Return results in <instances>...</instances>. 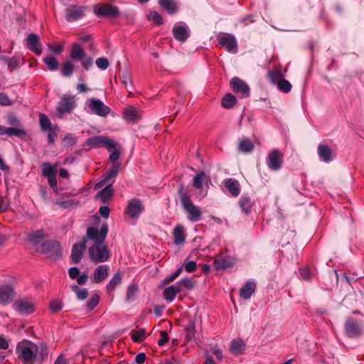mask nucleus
Returning <instances> with one entry per match:
<instances>
[{
	"instance_id": "nucleus-1",
	"label": "nucleus",
	"mask_w": 364,
	"mask_h": 364,
	"mask_svg": "<svg viewBox=\"0 0 364 364\" xmlns=\"http://www.w3.org/2000/svg\"><path fill=\"white\" fill-rule=\"evenodd\" d=\"M37 351V346L26 340L18 343L16 346V353L23 364H33L35 353Z\"/></svg>"
},
{
	"instance_id": "nucleus-2",
	"label": "nucleus",
	"mask_w": 364,
	"mask_h": 364,
	"mask_svg": "<svg viewBox=\"0 0 364 364\" xmlns=\"http://www.w3.org/2000/svg\"><path fill=\"white\" fill-rule=\"evenodd\" d=\"M180 201L190 221L197 222L200 220L202 215L200 209L192 203L186 193L180 192Z\"/></svg>"
},
{
	"instance_id": "nucleus-3",
	"label": "nucleus",
	"mask_w": 364,
	"mask_h": 364,
	"mask_svg": "<svg viewBox=\"0 0 364 364\" xmlns=\"http://www.w3.org/2000/svg\"><path fill=\"white\" fill-rule=\"evenodd\" d=\"M107 233L108 225L104 223L101 225L100 230L97 228L89 227L87 229L86 235L84 237L87 239V242H90V245H100L105 244Z\"/></svg>"
},
{
	"instance_id": "nucleus-4",
	"label": "nucleus",
	"mask_w": 364,
	"mask_h": 364,
	"mask_svg": "<svg viewBox=\"0 0 364 364\" xmlns=\"http://www.w3.org/2000/svg\"><path fill=\"white\" fill-rule=\"evenodd\" d=\"M77 107V100L75 95H64L59 99L56 107V115L63 118L65 114L71 113Z\"/></svg>"
},
{
	"instance_id": "nucleus-5",
	"label": "nucleus",
	"mask_w": 364,
	"mask_h": 364,
	"mask_svg": "<svg viewBox=\"0 0 364 364\" xmlns=\"http://www.w3.org/2000/svg\"><path fill=\"white\" fill-rule=\"evenodd\" d=\"M85 106V109L87 112L102 117H107L111 112V109L108 106L105 105L100 100L94 97L89 98Z\"/></svg>"
},
{
	"instance_id": "nucleus-6",
	"label": "nucleus",
	"mask_w": 364,
	"mask_h": 364,
	"mask_svg": "<svg viewBox=\"0 0 364 364\" xmlns=\"http://www.w3.org/2000/svg\"><path fill=\"white\" fill-rule=\"evenodd\" d=\"M70 57L74 60L81 61L82 66L85 70H88L93 63L92 58L87 56L83 48L77 43L73 44L70 49Z\"/></svg>"
},
{
	"instance_id": "nucleus-7",
	"label": "nucleus",
	"mask_w": 364,
	"mask_h": 364,
	"mask_svg": "<svg viewBox=\"0 0 364 364\" xmlns=\"http://www.w3.org/2000/svg\"><path fill=\"white\" fill-rule=\"evenodd\" d=\"M88 253L91 261L95 264L104 262L109 257V251L105 244L90 245L88 249Z\"/></svg>"
},
{
	"instance_id": "nucleus-8",
	"label": "nucleus",
	"mask_w": 364,
	"mask_h": 364,
	"mask_svg": "<svg viewBox=\"0 0 364 364\" xmlns=\"http://www.w3.org/2000/svg\"><path fill=\"white\" fill-rule=\"evenodd\" d=\"M86 144L94 148L105 147L108 151H111L112 148L117 146V142L107 136L100 135L90 137L87 139Z\"/></svg>"
},
{
	"instance_id": "nucleus-9",
	"label": "nucleus",
	"mask_w": 364,
	"mask_h": 364,
	"mask_svg": "<svg viewBox=\"0 0 364 364\" xmlns=\"http://www.w3.org/2000/svg\"><path fill=\"white\" fill-rule=\"evenodd\" d=\"M219 44L228 52L237 53L238 44L235 37L230 33H221L218 36Z\"/></svg>"
},
{
	"instance_id": "nucleus-10",
	"label": "nucleus",
	"mask_w": 364,
	"mask_h": 364,
	"mask_svg": "<svg viewBox=\"0 0 364 364\" xmlns=\"http://www.w3.org/2000/svg\"><path fill=\"white\" fill-rule=\"evenodd\" d=\"M94 13L98 16L116 18L119 15L117 7L109 4H97L94 6Z\"/></svg>"
},
{
	"instance_id": "nucleus-11",
	"label": "nucleus",
	"mask_w": 364,
	"mask_h": 364,
	"mask_svg": "<svg viewBox=\"0 0 364 364\" xmlns=\"http://www.w3.org/2000/svg\"><path fill=\"white\" fill-rule=\"evenodd\" d=\"M41 247L42 252L53 259H56L60 257V245L57 241H46L42 243Z\"/></svg>"
},
{
	"instance_id": "nucleus-12",
	"label": "nucleus",
	"mask_w": 364,
	"mask_h": 364,
	"mask_svg": "<svg viewBox=\"0 0 364 364\" xmlns=\"http://www.w3.org/2000/svg\"><path fill=\"white\" fill-rule=\"evenodd\" d=\"M283 164V155L277 149L271 151L267 157L268 168L272 171H277L281 168Z\"/></svg>"
},
{
	"instance_id": "nucleus-13",
	"label": "nucleus",
	"mask_w": 364,
	"mask_h": 364,
	"mask_svg": "<svg viewBox=\"0 0 364 364\" xmlns=\"http://www.w3.org/2000/svg\"><path fill=\"white\" fill-rule=\"evenodd\" d=\"M346 335L350 338H355L363 334L364 330L360 323L353 318H348L345 323Z\"/></svg>"
},
{
	"instance_id": "nucleus-14",
	"label": "nucleus",
	"mask_w": 364,
	"mask_h": 364,
	"mask_svg": "<svg viewBox=\"0 0 364 364\" xmlns=\"http://www.w3.org/2000/svg\"><path fill=\"white\" fill-rule=\"evenodd\" d=\"M86 10L87 8L84 6H70L66 10L65 19L68 22L77 21L85 16Z\"/></svg>"
},
{
	"instance_id": "nucleus-15",
	"label": "nucleus",
	"mask_w": 364,
	"mask_h": 364,
	"mask_svg": "<svg viewBox=\"0 0 364 364\" xmlns=\"http://www.w3.org/2000/svg\"><path fill=\"white\" fill-rule=\"evenodd\" d=\"M230 85L235 93L242 94L244 97L249 96V86L239 77H232L230 82Z\"/></svg>"
},
{
	"instance_id": "nucleus-16",
	"label": "nucleus",
	"mask_w": 364,
	"mask_h": 364,
	"mask_svg": "<svg viewBox=\"0 0 364 364\" xmlns=\"http://www.w3.org/2000/svg\"><path fill=\"white\" fill-rule=\"evenodd\" d=\"M86 243L87 239L83 237L80 242L73 245L70 255L73 263L78 264L80 262L86 249Z\"/></svg>"
},
{
	"instance_id": "nucleus-17",
	"label": "nucleus",
	"mask_w": 364,
	"mask_h": 364,
	"mask_svg": "<svg viewBox=\"0 0 364 364\" xmlns=\"http://www.w3.org/2000/svg\"><path fill=\"white\" fill-rule=\"evenodd\" d=\"M173 37L179 42H185L190 36V30L186 25L176 23L172 29Z\"/></svg>"
},
{
	"instance_id": "nucleus-18",
	"label": "nucleus",
	"mask_w": 364,
	"mask_h": 364,
	"mask_svg": "<svg viewBox=\"0 0 364 364\" xmlns=\"http://www.w3.org/2000/svg\"><path fill=\"white\" fill-rule=\"evenodd\" d=\"M143 209L141 201L139 199L134 198L129 201L126 213L130 218H135L139 217Z\"/></svg>"
},
{
	"instance_id": "nucleus-19",
	"label": "nucleus",
	"mask_w": 364,
	"mask_h": 364,
	"mask_svg": "<svg viewBox=\"0 0 364 364\" xmlns=\"http://www.w3.org/2000/svg\"><path fill=\"white\" fill-rule=\"evenodd\" d=\"M13 308L22 315H28L34 311L33 304L26 300H17L14 304Z\"/></svg>"
},
{
	"instance_id": "nucleus-20",
	"label": "nucleus",
	"mask_w": 364,
	"mask_h": 364,
	"mask_svg": "<svg viewBox=\"0 0 364 364\" xmlns=\"http://www.w3.org/2000/svg\"><path fill=\"white\" fill-rule=\"evenodd\" d=\"M14 294V291L11 286L0 287V304L3 305L9 304L12 301Z\"/></svg>"
},
{
	"instance_id": "nucleus-21",
	"label": "nucleus",
	"mask_w": 364,
	"mask_h": 364,
	"mask_svg": "<svg viewBox=\"0 0 364 364\" xmlns=\"http://www.w3.org/2000/svg\"><path fill=\"white\" fill-rule=\"evenodd\" d=\"M233 264L234 260L232 257L223 255H218L213 261V267L215 269H224L232 267Z\"/></svg>"
},
{
	"instance_id": "nucleus-22",
	"label": "nucleus",
	"mask_w": 364,
	"mask_h": 364,
	"mask_svg": "<svg viewBox=\"0 0 364 364\" xmlns=\"http://www.w3.org/2000/svg\"><path fill=\"white\" fill-rule=\"evenodd\" d=\"M26 42L28 48L31 51L34 52L37 55H40L41 53V44L40 43L39 37L37 35L34 33L29 34L27 37Z\"/></svg>"
},
{
	"instance_id": "nucleus-23",
	"label": "nucleus",
	"mask_w": 364,
	"mask_h": 364,
	"mask_svg": "<svg viewBox=\"0 0 364 364\" xmlns=\"http://www.w3.org/2000/svg\"><path fill=\"white\" fill-rule=\"evenodd\" d=\"M120 165V163L112 164L109 171L107 172V173L105 175V179L98 182L96 185V187L101 188L106 183H110V181H112L117 176L119 171Z\"/></svg>"
},
{
	"instance_id": "nucleus-24",
	"label": "nucleus",
	"mask_w": 364,
	"mask_h": 364,
	"mask_svg": "<svg viewBox=\"0 0 364 364\" xmlns=\"http://www.w3.org/2000/svg\"><path fill=\"white\" fill-rule=\"evenodd\" d=\"M318 155L319 159L326 163H329L333 159L332 150L325 144H321L318 146Z\"/></svg>"
},
{
	"instance_id": "nucleus-25",
	"label": "nucleus",
	"mask_w": 364,
	"mask_h": 364,
	"mask_svg": "<svg viewBox=\"0 0 364 364\" xmlns=\"http://www.w3.org/2000/svg\"><path fill=\"white\" fill-rule=\"evenodd\" d=\"M224 186L233 197H237L240 193L239 182L233 178H228L224 181Z\"/></svg>"
},
{
	"instance_id": "nucleus-26",
	"label": "nucleus",
	"mask_w": 364,
	"mask_h": 364,
	"mask_svg": "<svg viewBox=\"0 0 364 364\" xmlns=\"http://www.w3.org/2000/svg\"><path fill=\"white\" fill-rule=\"evenodd\" d=\"M93 277L95 283H101L108 277V267L105 264L98 266L94 271Z\"/></svg>"
},
{
	"instance_id": "nucleus-27",
	"label": "nucleus",
	"mask_w": 364,
	"mask_h": 364,
	"mask_svg": "<svg viewBox=\"0 0 364 364\" xmlns=\"http://www.w3.org/2000/svg\"><path fill=\"white\" fill-rule=\"evenodd\" d=\"M46 237V234L43 229L35 230L28 235V240L33 245H38L42 242Z\"/></svg>"
},
{
	"instance_id": "nucleus-28",
	"label": "nucleus",
	"mask_w": 364,
	"mask_h": 364,
	"mask_svg": "<svg viewBox=\"0 0 364 364\" xmlns=\"http://www.w3.org/2000/svg\"><path fill=\"white\" fill-rule=\"evenodd\" d=\"M180 292H181V289L175 284L166 287L164 290L163 295L166 301L171 302L175 299L176 294Z\"/></svg>"
},
{
	"instance_id": "nucleus-29",
	"label": "nucleus",
	"mask_w": 364,
	"mask_h": 364,
	"mask_svg": "<svg viewBox=\"0 0 364 364\" xmlns=\"http://www.w3.org/2000/svg\"><path fill=\"white\" fill-rule=\"evenodd\" d=\"M256 284L252 282H247L240 290V296L244 299H248L255 292Z\"/></svg>"
},
{
	"instance_id": "nucleus-30",
	"label": "nucleus",
	"mask_w": 364,
	"mask_h": 364,
	"mask_svg": "<svg viewBox=\"0 0 364 364\" xmlns=\"http://www.w3.org/2000/svg\"><path fill=\"white\" fill-rule=\"evenodd\" d=\"M114 189L112 188V182H111L110 183H107L102 190L97 193L96 198L100 199L101 201L105 203L111 198Z\"/></svg>"
},
{
	"instance_id": "nucleus-31",
	"label": "nucleus",
	"mask_w": 364,
	"mask_h": 364,
	"mask_svg": "<svg viewBox=\"0 0 364 364\" xmlns=\"http://www.w3.org/2000/svg\"><path fill=\"white\" fill-rule=\"evenodd\" d=\"M159 4L169 14H174L178 11L177 4L174 0H159Z\"/></svg>"
},
{
	"instance_id": "nucleus-32",
	"label": "nucleus",
	"mask_w": 364,
	"mask_h": 364,
	"mask_svg": "<svg viewBox=\"0 0 364 364\" xmlns=\"http://www.w3.org/2000/svg\"><path fill=\"white\" fill-rule=\"evenodd\" d=\"M173 235L174 238V243L176 245L183 243L186 239L183 227L181 225H176L173 231Z\"/></svg>"
},
{
	"instance_id": "nucleus-33",
	"label": "nucleus",
	"mask_w": 364,
	"mask_h": 364,
	"mask_svg": "<svg viewBox=\"0 0 364 364\" xmlns=\"http://www.w3.org/2000/svg\"><path fill=\"white\" fill-rule=\"evenodd\" d=\"M255 148L253 143L247 138H242L239 141L238 149L240 151L247 154L251 152Z\"/></svg>"
},
{
	"instance_id": "nucleus-34",
	"label": "nucleus",
	"mask_w": 364,
	"mask_h": 364,
	"mask_svg": "<svg viewBox=\"0 0 364 364\" xmlns=\"http://www.w3.org/2000/svg\"><path fill=\"white\" fill-rule=\"evenodd\" d=\"M245 348V344L241 340H234L231 342L230 346V352L235 355H237L241 354Z\"/></svg>"
},
{
	"instance_id": "nucleus-35",
	"label": "nucleus",
	"mask_w": 364,
	"mask_h": 364,
	"mask_svg": "<svg viewBox=\"0 0 364 364\" xmlns=\"http://www.w3.org/2000/svg\"><path fill=\"white\" fill-rule=\"evenodd\" d=\"M42 174L45 177H48L50 176L56 175L58 170V165L53 164L51 165L50 163H43L42 164Z\"/></svg>"
},
{
	"instance_id": "nucleus-36",
	"label": "nucleus",
	"mask_w": 364,
	"mask_h": 364,
	"mask_svg": "<svg viewBox=\"0 0 364 364\" xmlns=\"http://www.w3.org/2000/svg\"><path fill=\"white\" fill-rule=\"evenodd\" d=\"M123 118L127 122H135L138 120L139 117L135 108L129 107L124 112Z\"/></svg>"
},
{
	"instance_id": "nucleus-37",
	"label": "nucleus",
	"mask_w": 364,
	"mask_h": 364,
	"mask_svg": "<svg viewBox=\"0 0 364 364\" xmlns=\"http://www.w3.org/2000/svg\"><path fill=\"white\" fill-rule=\"evenodd\" d=\"M239 205L242 210L248 214L251 211L252 202L250 198L246 196H242L239 200Z\"/></svg>"
},
{
	"instance_id": "nucleus-38",
	"label": "nucleus",
	"mask_w": 364,
	"mask_h": 364,
	"mask_svg": "<svg viewBox=\"0 0 364 364\" xmlns=\"http://www.w3.org/2000/svg\"><path fill=\"white\" fill-rule=\"evenodd\" d=\"M208 179V178L204 171H200L194 176L193 185L196 188L201 189L203 186V183Z\"/></svg>"
},
{
	"instance_id": "nucleus-39",
	"label": "nucleus",
	"mask_w": 364,
	"mask_h": 364,
	"mask_svg": "<svg viewBox=\"0 0 364 364\" xmlns=\"http://www.w3.org/2000/svg\"><path fill=\"white\" fill-rule=\"evenodd\" d=\"M237 99L232 94L225 95L221 101L222 107L225 109L232 108L236 103Z\"/></svg>"
},
{
	"instance_id": "nucleus-40",
	"label": "nucleus",
	"mask_w": 364,
	"mask_h": 364,
	"mask_svg": "<svg viewBox=\"0 0 364 364\" xmlns=\"http://www.w3.org/2000/svg\"><path fill=\"white\" fill-rule=\"evenodd\" d=\"M74 71V65L72 62L67 60L64 62L61 67V74L63 77H70Z\"/></svg>"
},
{
	"instance_id": "nucleus-41",
	"label": "nucleus",
	"mask_w": 364,
	"mask_h": 364,
	"mask_svg": "<svg viewBox=\"0 0 364 364\" xmlns=\"http://www.w3.org/2000/svg\"><path fill=\"white\" fill-rule=\"evenodd\" d=\"M39 124L41 129L43 132H46L48 129H53L50 120L45 114H39Z\"/></svg>"
},
{
	"instance_id": "nucleus-42",
	"label": "nucleus",
	"mask_w": 364,
	"mask_h": 364,
	"mask_svg": "<svg viewBox=\"0 0 364 364\" xmlns=\"http://www.w3.org/2000/svg\"><path fill=\"white\" fill-rule=\"evenodd\" d=\"M268 77L273 84H277L279 80L283 79V74L279 69L270 70L268 73Z\"/></svg>"
},
{
	"instance_id": "nucleus-43",
	"label": "nucleus",
	"mask_w": 364,
	"mask_h": 364,
	"mask_svg": "<svg viewBox=\"0 0 364 364\" xmlns=\"http://www.w3.org/2000/svg\"><path fill=\"white\" fill-rule=\"evenodd\" d=\"M122 276L120 273H116L114 277L110 279L109 283L107 284L106 289L108 291H112L114 289L117 285L121 283Z\"/></svg>"
},
{
	"instance_id": "nucleus-44",
	"label": "nucleus",
	"mask_w": 364,
	"mask_h": 364,
	"mask_svg": "<svg viewBox=\"0 0 364 364\" xmlns=\"http://www.w3.org/2000/svg\"><path fill=\"white\" fill-rule=\"evenodd\" d=\"M7 135L23 137L26 135V132L21 127H8Z\"/></svg>"
},
{
	"instance_id": "nucleus-45",
	"label": "nucleus",
	"mask_w": 364,
	"mask_h": 364,
	"mask_svg": "<svg viewBox=\"0 0 364 364\" xmlns=\"http://www.w3.org/2000/svg\"><path fill=\"white\" fill-rule=\"evenodd\" d=\"M44 63L47 65L48 70L51 71L57 70L59 65L57 59L53 56H48L45 58Z\"/></svg>"
},
{
	"instance_id": "nucleus-46",
	"label": "nucleus",
	"mask_w": 364,
	"mask_h": 364,
	"mask_svg": "<svg viewBox=\"0 0 364 364\" xmlns=\"http://www.w3.org/2000/svg\"><path fill=\"white\" fill-rule=\"evenodd\" d=\"M4 60L6 62L8 68L10 71L17 69L19 66L18 59L15 56H13L12 58L4 57Z\"/></svg>"
},
{
	"instance_id": "nucleus-47",
	"label": "nucleus",
	"mask_w": 364,
	"mask_h": 364,
	"mask_svg": "<svg viewBox=\"0 0 364 364\" xmlns=\"http://www.w3.org/2000/svg\"><path fill=\"white\" fill-rule=\"evenodd\" d=\"M121 146L119 143H117V146L116 147L112 148L110 151L109 160L112 162V164H117V161L119 159L121 152Z\"/></svg>"
},
{
	"instance_id": "nucleus-48",
	"label": "nucleus",
	"mask_w": 364,
	"mask_h": 364,
	"mask_svg": "<svg viewBox=\"0 0 364 364\" xmlns=\"http://www.w3.org/2000/svg\"><path fill=\"white\" fill-rule=\"evenodd\" d=\"M72 290L76 294L77 297L80 300H84L87 296V289H80L77 285L72 286Z\"/></svg>"
},
{
	"instance_id": "nucleus-49",
	"label": "nucleus",
	"mask_w": 364,
	"mask_h": 364,
	"mask_svg": "<svg viewBox=\"0 0 364 364\" xmlns=\"http://www.w3.org/2000/svg\"><path fill=\"white\" fill-rule=\"evenodd\" d=\"M277 85L278 89L284 93H288L291 91V85L287 80L282 79V80H279Z\"/></svg>"
},
{
	"instance_id": "nucleus-50",
	"label": "nucleus",
	"mask_w": 364,
	"mask_h": 364,
	"mask_svg": "<svg viewBox=\"0 0 364 364\" xmlns=\"http://www.w3.org/2000/svg\"><path fill=\"white\" fill-rule=\"evenodd\" d=\"M176 284L178 286V288L181 289V291L185 289H191L193 287L192 282L189 278L182 279L176 283Z\"/></svg>"
},
{
	"instance_id": "nucleus-51",
	"label": "nucleus",
	"mask_w": 364,
	"mask_h": 364,
	"mask_svg": "<svg viewBox=\"0 0 364 364\" xmlns=\"http://www.w3.org/2000/svg\"><path fill=\"white\" fill-rule=\"evenodd\" d=\"M145 330L143 328L139 329V331H134L132 333V339L134 342H141L145 338Z\"/></svg>"
},
{
	"instance_id": "nucleus-52",
	"label": "nucleus",
	"mask_w": 364,
	"mask_h": 364,
	"mask_svg": "<svg viewBox=\"0 0 364 364\" xmlns=\"http://www.w3.org/2000/svg\"><path fill=\"white\" fill-rule=\"evenodd\" d=\"M58 127L57 125H54L53 129H48L46 132H48L47 138L48 140V142L50 144L54 143L57 138V132H58Z\"/></svg>"
},
{
	"instance_id": "nucleus-53",
	"label": "nucleus",
	"mask_w": 364,
	"mask_h": 364,
	"mask_svg": "<svg viewBox=\"0 0 364 364\" xmlns=\"http://www.w3.org/2000/svg\"><path fill=\"white\" fill-rule=\"evenodd\" d=\"M149 19L153 21L157 25L163 23V18L160 14L156 11H151L149 15Z\"/></svg>"
},
{
	"instance_id": "nucleus-54",
	"label": "nucleus",
	"mask_w": 364,
	"mask_h": 364,
	"mask_svg": "<svg viewBox=\"0 0 364 364\" xmlns=\"http://www.w3.org/2000/svg\"><path fill=\"white\" fill-rule=\"evenodd\" d=\"M181 272H182V268L181 267L177 269L173 274H171V275L166 277L163 280V283L164 284H168L170 282H172L173 281H174L180 275Z\"/></svg>"
},
{
	"instance_id": "nucleus-55",
	"label": "nucleus",
	"mask_w": 364,
	"mask_h": 364,
	"mask_svg": "<svg viewBox=\"0 0 364 364\" xmlns=\"http://www.w3.org/2000/svg\"><path fill=\"white\" fill-rule=\"evenodd\" d=\"M6 123L12 127H21V123L14 114H9L6 117Z\"/></svg>"
},
{
	"instance_id": "nucleus-56",
	"label": "nucleus",
	"mask_w": 364,
	"mask_h": 364,
	"mask_svg": "<svg viewBox=\"0 0 364 364\" xmlns=\"http://www.w3.org/2000/svg\"><path fill=\"white\" fill-rule=\"evenodd\" d=\"M63 308V303L58 299H53L50 303V309L53 312H58Z\"/></svg>"
},
{
	"instance_id": "nucleus-57",
	"label": "nucleus",
	"mask_w": 364,
	"mask_h": 364,
	"mask_svg": "<svg viewBox=\"0 0 364 364\" xmlns=\"http://www.w3.org/2000/svg\"><path fill=\"white\" fill-rule=\"evenodd\" d=\"M138 291V287L136 285H129L127 288L126 298L127 300L132 299Z\"/></svg>"
},
{
	"instance_id": "nucleus-58",
	"label": "nucleus",
	"mask_w": 364,
	"mask_h": 364,
	"mask_svg": "<svg viewBox=\"0 0 364 364\" xmlns=\"http://www.w3.org/2000/svg\"><path fill=\"white\" fill-rule=\"evenodd\" d=\"M14 102L9 99L8 95L4 92H0V105L1 106H10L13 105Z\"/></svg>"
},
{
	"instance_id": "nucleus-59",
	"label": "nucleus",
	"mask_w": 364,
	"mask_h": 364,
	"mask_svg": "<svg viewBox=\"0 0 364 364\" xmlns=\"http://www.w3.org/2000/svg\"><path fill=\"white\" fill-rule=\"evenodd\" d=\"M97 66L101 70H105L109 66V61L106 58H99L96 60Z\"/></svg>"
},
{
	"instance_id": "nucleus-60",
	"label": "nucleus",
	"mask_w": 364,
	"mask_h": 364,
	"mask_svg": "<svg viewBox=\"0 0 364 364\" xmlns=\"http://www.w3.org/2000/svg\"><path fill=\"white\" fill-rule=\"evenodd\" d=\"M100 301V297L97 294H95L89 300L87 306L89 309L92 310L95 307L97 306Z\"/></svg>"
},
{
	"instance_id": "nucleus-61",
	"label": "nucleus",
	"mask_w": 364,
	"mask_h": 364,
	"mask_svg": "<svg viewBox=\"0 0 364 364\" xmlns=\"http://www.w3.org/2000/svg\"><path fill=\"white\" fill-rule=\"evenodd\" d=\"M160 335L161 338L158 341V345L159 346H162L168 341L169 337L168 333L165 331H161Z\"/></svg>"
},
{
	"instance_id": "nucleus-62",
	"label": "nucleus",
	"mask_w": 364,
	"mask_h": 364,
	"mask_svg": "<svg viewBox=\"0 0 364 364\" xmlns=\"http://www.w3.org/2000/svg\"><path fill=\"white\" fill-rule=\"evenodd\" d=\"M195 336V328L193 323H189L186 328V337L188 340H191Z\"/></svg>"
},
{
	"instance_id": "nucleus-63",
	"label": "nucleus",
	"mask_w": 364,
	"mask_h": 364,
	"mask_svg": "<svg viewBox=\"0 0 364 364\" xmlns=\"http://www.w3.org/2000/svg\"><path fill=\"white\" fill-rule=\"evenodd\" d=\"M300 275L303 279L308 281L311 278V272L309 269L304 268L300 270Z\"/></svg>"
},
{
	"instance_id": "nucleus-64",
	"label": "nucleus",
	"mask_w": 364,
	"mask_h": 364,
	"mask_svg": "<svg viewBox=\"0 0 364 364\" xmlns=\"http://www.w3.org/2000/svg\"><path fill=\"white\" fill-rule=\"evenodd\" d=\"M68 274L71 279H75L79 276L80 270L77 267H73L69 269Z\"/></svg>"
}]
</instances>
